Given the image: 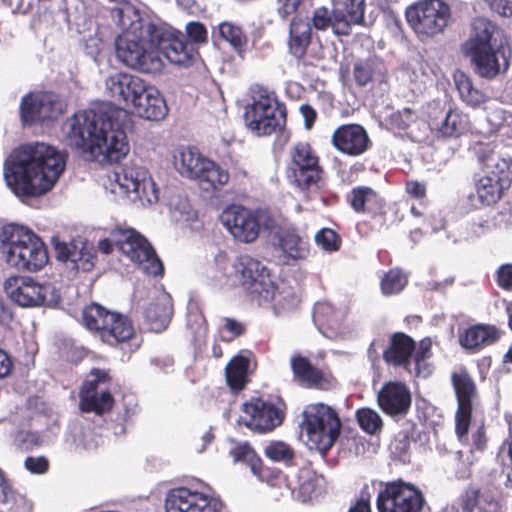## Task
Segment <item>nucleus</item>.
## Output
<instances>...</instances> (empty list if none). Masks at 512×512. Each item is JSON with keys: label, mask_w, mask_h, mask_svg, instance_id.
<instances>
[{"label": "nucleus", "mask_w": 512, "mask_h": 512, "mask_svg": "<svg viewBox=\"0 0 512 512\" xmlns=\"http://www.w3.org/2000/svg\"><path fill=\"white\" fill-rule=\"evenodd\" d=\"M121 116H125L124 111L107 105L79 111L65 121L63 132L68 144L80 150L86 160L117 163L129 151Z\"/></svg>", "instance_id": "f257e3e1"}, {"label": "nucleus", "mask_w": 512, "mask_h": 512, "mask_svg": "<svg viewBox=\"0 0 512 512\" xmlns=\"http://www.w3.org/2000/svg\"><path fill=\"white\" fill-rule=\"evenodd\" d=\"M65 168L54 147L35 142L15 149L5 161L4 178L18 197H36L52 189Z\"/></svg>", "instance_id": "f03ea898"}, {"label": "nucleus", "mask_w": 512, "mask_h": 512, "mask_svg": "<svg viewBox=\"0 0 512 512\" xmlns=\"http://www.w3.org/2000/svg\"><path fill=\"white\" fill-rule=\"evenodd\" d=\"M130 13L135 19L131 20L120 35L115 39V51L119 61L126 66L144 73H157L162 70L163 62L155 50L154 32L156 25L143 21L131 7L119 9L122 25L125 27V17Z\"/></svg>", "instance_id": "7ed1b4c3"}, {"label": "nucleus", "mask_w": 512, "mask_h": 512, "mask_svg": "<svg viewBox=\"0 0 512 512\" xmlns=\"http://www.w3.org/2000/svg\"><path fill=\"white\" fill-rule=\"evenodd\" d=\"M502 30L484 17L473 20L468 40L462 50L470 59L473 71L485 79H493L509 68V57L505 55L502 42Z\"/></svg>", "instance_id": "20e7f679"}, {"label": "nucleus", "mask_w": 512, "mask_h": 512, "mask_svg": "<svg viewBox=\"0 0 512 512\" xmlns=\"http://www.w3.org/2000/svg\"><path fill=\"white\" fill-rule=\"evenodd\" d=\"M0 243V252L6 263L19 271L37 272L48 262L45 244L24 226H4L0 232Z\"/></svg>", "instance_id": "39448f33"}, {"label": "nucleus", "mask_w": 512, "mask_h": 512, "mask_svg": "<svg viewBox=\"0 0 512 512\" xmlns=\"http://www.w3.org/2000/svg\"><path fill=\"white\" fill-rule=\"evenodd\" d=\"M479 164L486 175L477 179L475 193L469 195L471 205L478 208L495 203L512 184L510 177L511 158L503 157L500 152L492 151L488 146L476 150Z\"/></svg>", "instance_id": "423d86ee"}, {"label": "nucleus", "mask_w": 512, "mask_h": 512, "mask_svg": "<svg viewBox=\"0 0 512 512\" xmlns=\"http://www.w3.org/2000/svg\"><path fill=\"white\" fill-rule=\"evenodd\" d=\"M300 425L308 447L324 454L337 439L341 423L332 407L315 403L305 407Z\"/></svg>", "instance_id": "0eeeda50"}, {"label": "nucleus", "mask_w": 512, "mask_h": 512, "mask_svg": "<svg viewBox=\"0 0 512 512\" xmlns=\"http://www.w3.org/2000/svg\"><path fill=\"white\" fill-rule=\"evenodd\" d=\"M83 324L94 331L100 339L110 346H116L130 340L135 333L131 321L124 315L106 310L92 303L82 312Z\"/></svg>", "instance_id": "6e6552de"}, {"label": "nucleus", "mask_w": 512, "mask_h": 512, "mask_svg": "<svg viewBox=\"0 0 512 512\" xmlns=\"http://www.w3.org/2000/svg\"><path fill=\"white\" fill-rule=\"evenodd\" d=\"M405 17L418 38L425 40L444 32L451 9L442 0H420L407 7Z\"/></svg>", "instance_id": "1a4fd4ad"}, {"label": "nucleus", "mask_w": 512, "mask_h": 512, "mask_svg": "<svg viewBox=\"0 0 512 512\" xmlns=\"http://www.w3.org/2000/svg\"><path fill=\"white\" fill-rule=\"evenodd\" d=\"M332 13L320 7L314 11L313 26L318 30L331 27L337 35H349L351 25H366L364 20L365 0H332Z\"/></svg>", "instance_id": "9d476101"}, {"label": "nucleus", "mask_w": 512, "mask_h": 512, "mask_svg": "<svg viewBox=\"0 0 512 512\" xmlns=\"http://www.w3.org/2000/svg\"><path fill=\"white\" fill-rule=\"evenodd\" d=\"M6 295L20 307L55 306L60 300L50 283L40 284L30 277L12 276L4 282Z\"/></svg>", "instance_id": "9b49d317"}, {"label": "nucleus", "mask_w": 512, "mask_h": 512, "mask_svg": "<svg viewBox=\"0 0 512 512\" xmlns=\"http://www.w3.org/2000/svg\"><path fill=\"white\" fill-rule=\"evenodd\" d=\"M221 221L235 239L245 243L255 241L261 228L273 226V220L266 211H252L240 205L228 207L222 213Z\"/></svg>", "instance_id": "f8f14e48"}, {"label": "nucleus", "mask_w": 512, "mask_h": 512, "mask_svg": "<svg viewBox=\"0 0 512 512\" xmlns=\"http://www.w3.org/2000/svg\"><path fill=\"white\" fill-rule=\"evenodd\" d=\"M247 127L258 136L281 130L286 122L285 107L269 94H260L244 113Z\"/></svg>", "instance_id": "ddd939ff"}, {"label": "nucleus", "mask_w": 512, "mask_h": 512, "mask_svg": "<svg viewBox=\"0 0 512 512\" xmlns=\"http://www.w3.org/2000/svg\"><path fill=\"white\" fill-rule=\"evenodd\" d=\"M121 193L127 194L131 200L139 201L142 205L158 201V190L148 170L140 165H125L119 171H114L111 178Z\"/></svg>", "instance_id": "4468645a"}, {"label": "nucleus", "mask_w": 512, "mask_h": 512, "mask_svg": "<svg viewBox=\"0 0 512 512\" xmlns=\"http://www.w3.org/2000/svg\"><path fill=\"white\" fill-rule=\"evenodd\" d=\"M424 503L418 490L402 482L387 484L377 497L379 512H421Z\"/></svg>", "instance_id": "2eb2a0df"}, {"label": "nucleus", "mask_w": 512, "mask_h": 512, "mask_svg": "<svg viewBox=\"0 0 512 512\" xmlns=\"http://www.w3.org/2000/svg\"><path fill=\"white\" fill-rule=\"evenodd\" d=\"M127 233L121 237L120 251L146 274L157 276L163 271L161 260L155 253L150 243L133 229H124Z\"/></svg>", "instance_id": "dca6fc26"}, {"label": "nucleus", "mask_w": 512, "mask_h": 512, "mask_svg": "<svg viewBox=\"0 0 512 512\" xmlns=\"http://www.w3.org/2000/svg\"><path fill=\"white\" fill-rule=\"evenodd\" d=\"M294 182L303 191L318 190L322 182L323 171L318 157L309 144L297 143L291 153Z\"/></svg>", "instance_id": "f3484780"}, {"label": "nucleus", "mask_w": 512, "mask_h": 512, "mask_svg": "<svg viewBox=\"0 0 512 512\" xmlns=\"http://www.w3.org/2000/svg\"><path fill=\"white\" fill-rule=\"evenodd\" d=\"M152 31L154 32L152 42L160 58L164 56L175 65L187 66L197 56L194 45L185 41L183 35H177L157 25Z\"/></svg>", "instance_id": "a211bd4d"}, {"label": "nucleus", "mask_w": 512, "mask_h": 512, "mask_svg": "<svg viewBox=\"0 0 512 512\" xmlns=\"http://www.w3.org/2000/svg\"><path fill=\"white\" fill-rule=\"evenodd\" d=\"M283 418V412L275 405L260 398H253L242 405V414L238 422L253 431L265 433L279 426Z\"/></svg>", "instance_id": "6ab92c4d"}, {"label": "nucleus", "mask_w": 512, "mask_h": 512, "mask_svg": "<svg viewBox=\"0 0 512 512\" xmlns=\"http://www.w3.org/2000/svg\"><path fill=\"white\" fill-rule=\"evenodd\" d=\"M236 276L242 286L252 295L258 298H269L266 291L272 285L269 271L259 260L249 255H241L234 263Z\"/></svg>", "instance_id": "aec40b11"}, {"label": "nucleus", "mask_w": 512, "mask_h": 512, "mask_svg": "<svg viewBox=\"0 0 512 512\" xmlns=\"http://www.w3.org/2000/svg\"><path fill=\"white\" fill-rule=\"evenodd\" d=\"M21 118L24 124L56 120L63 112L59 97L51 92L25 96L21 101Z\"/></svg>", "instance_id": "412c9836"}, {"label": "nucleus", "mask_w": 512, "mask_h": 512, "mask_svg": "<svg viewBox=\"0 0 512 512\" xmlns=\"http://www.w3.org/2000/svg\"><path fill=\"white\" fill-rule=\"evenodd\" d=\"M109 380L106 371L94 368L90 371L80 391V407L85 412L102 414L113 406V397L108 390L98 391V386Z\"/></svg>", "instance_id": "4be33fe9"}, {"label": "nucleus", "mask_w": 512, "mask_h": 512, "mask_svg": "<svg viewBox=\"0 0 512 512\" xmlns=\"http://www.w3.org/2000/svg\"><path fill=\"white\" fill-rule=\"evenodd\" d=\"M452 384L458 403L456 412V432L461 438L468 431L472 413V401L476 396V386L466 370L453 373Z\"/></svg>", "instance_id": "5701e85b"}, {"label": "nucleus", "mask_w": 512, "mask_h": 512, "mask_svg": "<svg viewBox=\"0 0 512 512\" xmlns=\"http://www.w3.org/2000/svg\"><path fill=\"white\" fill-rule=\"evenodd\" d=\"M56 258L67 263L72 270L90 271L94 266L95 252L93 246L82 238L67 243L52 237Z\"/></svg>", "instance_id": "b1692460"}, {"label": "nucleus", "mask_w": 512, "mask_h": 512, "mask_svg": "<svg viewBox=\"0 0 512 512\" xmlns=\"http://www.w3.org/2000/svg\"><path fill=\"white\" fill-rule=\"evenodd\" d=\"M146 82L140 77L128 73H115L105 80V91L115 102L133 106L141 93L145 92Z\"/></svg>", "instance_id": "393cba45"}, {"label": "nucleus", "mask_w": 512, "mask_h": 512, "mask_svg": "<svg viewBox=\"0 0 512 512\" xmlns=\"http://www.w3.org/2000/svg\"><path fill=\"white\" fill-rule=\"evenodd\" d=\"M219 504L188 488L171 490L165 501L166 512H218Z\"/></svg>", "instance_id": "a878e982"}, {"label": "nucleus", "mask_w": 512, "mask_h": 512, "mask_svg": "<svg viewBox=\"0 0 512 512\" xmlns=\"http://www.w3.org/2000/svg\"><path fill=\"white\" fill-rule=\"evenodd\" d=\"M333 146L343 154L359 156L365 153L371 141L366 130L359 124L339 126L332 134Z\"/></svg>", "instance_id": "bb28decb"}, {"label": "nucleus", "mask_w": 512, "mask_h": 512, "mask_svg": "<svg viewBox=\"0 0 512 512\" xmlns=\"http://www.w3.org/2000/svg\"><path fill=\"white\" fill-rule=\"evenodd\" d=\"M377 402L392 417L405 415L411 406V393L401 382H388L378 392Z\"/></svg>", "instance_id": "cd10ccee"}, {"label": "nucleus", "mask_w": 512, "mask_h": 512, "mask_svg": "<svg viewBox=\"0 0 512 512\" xmlns=\"http://www.w3.org/2000/svg\"><path fill=\"white\" fill-rule=\"evenodd\" d=\"M415 350V342L408 335L397 332L390 337L389 346L383 349L382 356L387 364L408 366Z\"/></svg>", "instance_id": "c85d7f7f"}, {"label": "nucleus", "mask_w": 512, "mask_h": 512, "mask_svg": "<svg viewBox=\"0 0 512 512\" xmlns=\"http://www.w3.org/2000/svg\"><path fill=\"white\" fill-rule=\"evenodd\" d=\"M132 107L140 117L147 120L163 119L168 111L159 91L148 84L145 86V92L141 93V99H137Z\"/></svg>", "instance_id": "c756f323"}, {"label": "nucleus", "mask_w": 512, "mask_h": 512, "mask_svg": "<svg viewBox=\"0 0 512 512\" xmlns=\"http://www.w3.org/2000/svg\"><path fill=\"white\" fill-rule=\"evenodd\" d=\"M499 338L498 330L491 325L477 324L459 333V343L467 350H479L491 345Z\"/></svg>", "instance_id": "7c9ffc66"}, {"label": "nucleus", "mask_w": 512, "mask_h": 512, "mask_svg": "<svg viewBox=\"0 0 512 512\" xmlns=\"http://www.w3.org/2000/svg\"><path fill=\"white\" fill-rule=\"evenodd\" d=\"M311 26L308 17L296 16L289 27V49L296 58H302L311 41Z\"/></svg>", "instance_id": "2f4dec72"}, {"label": "nucleus", "mask_w": 512, "mask_h": 512, "mask_svg": "<svg viewBox=\"0 0 512 512\" xmlns=\"http://www.w3.org/2000/svg\"><path fill=\"white\" fill-rule=\"evenodd\" d=\"M208 159L203 157L194 149L187 148L180 150L175 155L174 165L178 172L187 178L197 181L202 167Z\"/></svg>", "instance_id": "473e14b6"}, {"label": "nucleus", "mask_w": 512, "mask_h": 512, "mask_svg": "<svg viewBox=\"0 0 512 512\" xmlns=\"http://www.w3.org/2000/svg\"><path fill=\"white\" fill-rule=\"evenodd\" d=\"M278 246L286 257L293 260L304 259L309 254L307 240L293 230L279 232Z\"/></svg>", "instance_id": "72a5a7b5"}, {"label": "nucleus", "mask_w": 512, "mask_h": 512, "mask_svg": "<svg viewBox=\"0 0 512 512\" xmlns=\"http://www.w3.org/2000/svg\"><path fill=\"white\" fill-rule=\"evenodd\" d=\"M454 82L461 100L467 105L476 108L487 101L486 93L475 87L472 79L466 73L457 71L454 74Z\"/></svg>", "instance_id": "f704fd0d"}, {"label": "nucleus", "mask_w": 512, "mask_h": 512, "mask_svg": "<svg viewBox=\"0 0 512 512\" xmlns=\"http://www.w3.org/2000/svg\"><path fill=\"white\" fill-rule=\"evenodd\" d=\"M461 507L465 512H496L497 503L488 495H484L475 486H469L461 495Z\"/></svg>", "instance_id": "c9c22d12"}, {"label": "nucleus", "mask_w": 512, "mask_h": 512, "mask_svg": "<svg viewBox=\"0 0 512 512\" xmlns=\"http://www.w3.org/2000/svg\"><path fill=\"white\" fill-rule=\"evenodd\" d=\"M294 377L307 387L319 386L323 380L321 371L301 355H293L290 360Z\"/></svg>", "instance_id": "e433bc0d"}, {"label": "nucleus", "mask_w": 512, "mask_h": 512, "mask_svg": "<svg viewBox=\"0 0 512 512\" xmlns=\"http://www.w3.org/2000/svg\"><path fill=\"white\" fill-rule=\"evenodd\" d=\"M31 504L28 500L16 494L5 480L0 470V512H30Z\"/></svg>", "instance_id": "4c0bfd02"}, {"label": "nucleus", "mask_w": 512, "mask_h": 512, "mask_svg": "<svg viewBox=\"0 0 512 512\" xmlns=\"http://www.w3.org/2000/svg\"><path fill=\"white\" fill-rule=\"evenodd\" d=\"M201 167L202 171L197 182L203 190L209 191L210 189H217L228 182V172L221 169V167L213 161L208 159L205 165Z\"/></svg>", "instance_id": "58836bf2"}, {"label": "nucleus", "mask_w": 512, "mask_h": 512, "mask_svg": "<svg viewBox=\"0 0 512 512\" xmlns=\"http://www.w3.org/2000/svg\"><path fill=\"white\" fill-rule=\"evenodd\" d=\"M270 294L269 298H258L259 302L272 303L275 310H289L296 306L298 299L291 287L284 284L282 286H276L272 281L271 287L266 289Z\"/></svg>", "instance_id": "ea45409f"}, {"label": "nucleus", "mask_w": 512, "mask_h": 512, "mask_svg": "<svg viewBox=\"0 0 512 512\" xmlns=\"http://www.w3.org/2000/svg\"><path fill=\"white\" fill-rule=\"evenodd\" d=\"M171 314L172 310L166 299L149 304L144 312L145 319L154 331L165 329L170 322Z\"/></svg>", "instance_id": "a19ab883"}, {"label": "nucleus", "mask_w": 512, "mask_h": 512, "mask_svg": "<svg viewBox=\"0 0 512 512\" xmlns=\"http://www.w3.org/2000/svg\"><path fill=\"white\" fill-rule=\"evenodd\" d=\"M249 362L245 357H234L225 368V376L228 386L233 391H240L246 382Z\"/></svg>", "instance_id": "79ce46f5"}, {"label": "nucleus", "mask_w": 512, "mask_h": 512, "mask_svg": "<svg viewBox=\"0 0 512 512\" xmlns=\"http://www.w3.org/2000/svg\"><path fill=\"white\" fill-rule=\"evenodd\" d=\"M467 118L457 110L450 109L437 125L438 133L443 137H454L466 130Z\"/></svg>", "instance_id": "37998d69"}, {"label": "nucleus", "mask_w": 512, "mask_h": 512, "mask_svg": "<svg viewBox=\"0 0 512 512\" xmlns=\"http://www.w3.org/2000/svg\"><path fill=\"white\" fill-rule=\"evenodd\" d=\"M381 66V62L375 57L356 61L353 67V78L356 84L361 87L366 86Z\"/></svg>", "instance_id": "c03bdc74"}, {"label": "nucleus", "mask_w": 512, "mask_h": 512, "mask_svg": "<svg viewBox=\"0 0 512 512\" xmlns=\"http://www.w3.org/2000/svg\"><path fill=\"white\" fill-rule=\"evenodd\" d=\"M229 455L233 458L234 462H244L251 467L254 474L258 473L257 465L260 459L257 458L255 451L247 442L231 441Z\"/></svg>", "instance_id": "a18cd8bd"}, {"label": "nucleus", "mask_w": 512, "mask_h": 512, "mask_svg": "<svg viewBox=\"0 0 512 512\" xmlns=\"http://www.w3.org/2000/svg\"><path fill=\"white\" fill-rule=\"evenodd\" d=\"M356 418L361 429L368 434H376L382 429L383 422L380 415L371 408L358 409Z\"/></svg>", "instance_id": "49530a36"}, {"label": "nucleus", "mask_w": 512, "mask_h": 512, "mask_svg": "<svg viewBox=\"0 0 512 512\" xmlns=\"http://www.w3.org/2000/svg\"><path fill=\"white\" fill-rule=\"evenodd\" d=\"M407 282V276L400 269H392L382 278V293L387 296L399 293L404 289Z\"/></svg>", "instance_id": "de8ad7c7"}, {"label": "nucleus", "mask_w": 512, "mask_h": 512, "mask_svg": "<svg viewBox=\"0 0 512 512\" xmlns=\"http://www.w3.org/2000/svg\"><path fill=\"white\" fill-rule=\"evenodd\" d=\"M219 35L236 50H241L246 44V37L240 27L231 22H222L218 26Z\"/></svg>", "instance_id": "09e8293b"}, {"label": "nucleus", "mask_w": 512, "mask_h": 512, "mask_svg": "<svg viewBox=\"0 0 512 512\" xmlns=\"http://www.w3.org/2000/svg\"><path fill=\"white\" fill-rule=\"evenodd\" d=\"M265 455L276 462H283L291 465L294 459L293 449L282 441L270 442L265 447Z\"/></svg>", "instance_id": "8fccbe9b"}, {"label": "nucleus", "mask_w": 512, "mask_h": 512, "mask_svg": "<svg viewBox=\"0 0 512 512\" xmlns=\"http://www.w3.org/2000/svg\"><path fill=\"white\" fill-rule=\"evenodd\" d=\"M101 438L90 429L74 428V444L76 450L93 451L98 448Z\"/></svg>", "instance_id": "3c124183"}, {"label": "nucleus", "mask_w": 512, "mask_h": 512, "mask_svg": "<svg viewBox=\"0 0 512 512\" xmlns=\"http://www.w3.org/2000/svg\"><path fill=\"white\" fill-rule=\"evenodd\" d=\"M318 246L328 252L337 251L340 248L341 239L338 234L329 228H323L315 235Z\"/></svg>", "instance_id": "603ef678"}, {"label": "nucleus", "mask_w": 512, "mask_h": 512, "mask_svg": "<svg viewBox=\"0 0 512 512\" xmlns=\"http://www.w3.org/2000/svg\"><path fill=\"white\" fill-rule=\"evenodd\" d=\"M125 236V232H122V228L117 227L110 231L109 236L98 243L99 250L104 254H109L113 250V246L118 247L120 250L121 237Z\"/></svg>", "instance_id": "864d4df0"}, {"label": "nucleus", "mask_w": 512, "mask_h": 512, "mask_svg": "<svg viewBox=\"0 0 512 512\" xmlns=\"http://www.w3.org/2000/svg\"><path fill=\"white\" fill-rule=\"evenodd\" d=\"M186 33L192 44H203L208 40V32L200 22H189L186 25Z\"/></svg>", "instance_id": "5fc2aeb1"}, {"label": "nucleus", "mask_w": 512, "mask_h": 512, "mask_svg": "<svg viewBox=\"0 0 512 512\" xmlns=\"http://www.w3.org/2000/svg\"><path fill=\"white\" fill-rule=\"evenodd\" d=\"M374 195L372 189L368 187H358L353 189L351 197V205L355 211L364 210L366 202Z\"/></svg>", "instance_id": "6e6d98bb"}, {"label": "nucleus", "mask_w": 512, "mask_h": 512, "mask_svg": "<svg viewBox=\"0 0 512 512\" xmlns=\"http://www.w3.org/2000/svg\"><path fill=\"white\" fill-rule=\"evenodd\" d=\"M334 309L328 302H318L314 307L313 318L322 324H331Z\"/></svg>", "instance_id": "4d7b16f0"}, {"label": "nucleus", "mask_w": 512, "mask_h": 512, "mask_svg": "<svg viewBox=\"0 0 512 512\" xmlns=\"http://www.w3.org/2000/svg\"><path fill=\"white\" fill-rule=\"evenodd\" d=\"M461 452H454L448 455V465L457 464L458 468L453 472L454 476L458 479H465L469 476V470L467 466L461 461Z\"/></svg>", "instance_id": "13d9d810"}, {"label": "nucleus", "mask_w": 512, "mask_h": 512, "mask_svg": "<svg viewBox=\"0 0 512 512\" xmlns=\"http://www.w3.org/2000/svg\"><path fill=\"white\" fill-rule=\"evenodd\" d=\"M497 283L503 289L512 288V264H504L497 270Z\"/></svg>", "instance_id": "bf43d9fd"}, {"label": "nucleus", "mask_w": 512, "mask_h": 512, "mask_svg": "<svg viewBox=\"0 0 512 512\" xmlns=\"http://www.w3.org/2000/svg\"><path fill=\"white\" fill-rule=\"evenodd\" d=\"M304 0H278L277 11L282 18L295 13Z\"/></svg>", "instance_id": "052dcab7"}, {"label": "nucleus", "mask_w": 512, "mask_h": 512, "mask_svg": "<svg viewBox=\"0 0 512 512\" xmlns=\"http://www.w3.org/2000/svg\"><path fill=\"white\" fill-rule=\"evenodd\" d=\"M395 452L403 459L406 460V456L410 450V438L407 432H400L394 442Z\"/></svg>", "instance_id": "680f3d73"}, {"label": "nucleus", "mask_w": 512, "mask_h": 512, "mask_svg": "<svg viewBox=\"0 0 512 512\" xmlns=\"http://www.w3.org/2000/svg\"><path fill=\"white\" fill-rule=\"evenodd\" d=\"M415 119L416 115L410 108H404L392 118L393 122L401 129H406Z\"/></svg>", "instance_id": "e2e57ef3"}, {"label": "nucleus", "mask_w": 512, "mask_h": 512, "mask_svg": "<svg viewBox=\"0 0 512 512\" xmlns=\"http://www.w3.org/2000/svg\"><path fill=\"white\" fill-rule=\"evenodd\" d=\"M25 467L32 473L41 474L47 471L48 461L45 457H28L25 460Z\"/></svg>", "instance_id": "0e129e2a"}, {"label": "nucleus", "mask_w": 512, "mask_h": 512, "mask_svg": "<svg viewBox=\"0 0 512 512\" xmlns=\"http://www.w3.org/2000/svg\"><path fill=\"white\" fill-rule=\"evenodd\" d=\"M491 9L503 17L512 16V6L509 0H487Z\"/></svg>", "instance_id": "69168bd1"}, {"label": "nucleus", "mask_w": 512, "mask_h": 512, "mask_svg": "<svg viewBox=\"0 0 512 512\" xmlns=\"http://www.w3.org/2000/svg\"><path fill=\"white\" fill-rule=\"evenodd\" d=\"M223 327L234 337L240 336L245 332V326L233 318H224Z\"/></svg>", "instance_id": "338daca9"}, {"label": "nucleus", "mask_w": 512, "mask_h": 512, "mask_svg": "<svg viewBox=\"0 0 512 512\" xmlns=\"http://www.w3.org/2000/svg\"><path fill=\"white\" fill-rule=\"evenodd\" d=\"M497 460L503 466H508L509 464H512V442H504L503 446L499 449Z\"/></svg>", "instance_id": "774afa93"}]
</instances>
